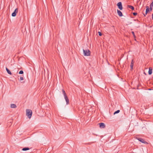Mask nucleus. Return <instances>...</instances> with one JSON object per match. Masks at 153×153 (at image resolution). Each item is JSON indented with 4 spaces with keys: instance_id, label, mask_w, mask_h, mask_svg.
Masks as SVG:
<instances>
[{
    "instance_id": "1",
    "label": "nucleus",
    "mask_w": 153,
    "mask_h": 153,
    "mask_svg": "<svg viewBox=\"0 0 153 153\" xmlns=\"http://www.w3.org/2000/svg\"><path fill=\"white\" fill-rule=\"evenodd\" d=\"M32 112L31 110L27 109L26 110V115L30 119L32 115Z\"/></svg>"
},
{
    "instance_id": "2",
    "label": "nucleus",
    "mask_w": 153,
    "mask_h": 153,
    "mask_svg": "<svg viewBox=\"0 0 153 153\" xmlns=\"http://www.w3.org/2000/svg\"><path fill=\"white\" fill-rule=\"evenodd\" d=\"M83 52L84 55L85 56H89L90 55L91 52L89 50L87 49L85 50L83 49Z\"/></svg>"
},
{
    "instance_id": "3",
    "label": "nucleus",
    "mask_w": 153,
    "mask_h": 153,
    "mask_svg": "<svg viewBox=\"0 0 153 153\" xmlns=\"http://www.w3.org/2000/svg\"><path fill=\"white\" fill-rule=\"evenodd\" d=\"M137 139L139 141H140V142H142V143H143L144 144H148V143L146 142L143 139V138H138Z\"/></svg>"
},
{
    "instance_id": "4",
    "label": "nucleus",
    "mask_w": 153,
    "mask_h": 153,
    "mask_svg": "<svg viewBox=\"0 0 153 153\" xmlns=\"http://www.w3.org/2000/svg\"><path fill=\"white\" fill-rule=\"evenodd\" d=\"M118 8L121 10L123 9L122 3L121 2H119L117 4Z\"/></svg>"
},
{
    "instance_id": "5",
    "label": "nucleus",
    "mask_w": 153,
    "mask_h": 153,
    "mask_svg": "<svg viewBox=\"0 0 153 153\" xmlns=\"http://www.w3.org/2000/svg\"><path fill=\"white\" fill-rule=\"evenodd\" d=\"M18 12V10L17 8L15 9L14 11L12 14V16L13 17H15L16 16L17 13Z\"/></svg>"
},
{
    "instance_id": "6",
    "label": "nucleus",
    "mask_w": 153,
    "mask_h": 153,
    "mask_svg": "<svg viewBox=\"0 0 153 153\" xmlns=\"http://www.w3.org/2000/svg\"><path fill=\"white\" fill-rule=\"evenodd\" d=\"M64 98L65 100V101L66 102V104L68 105L69 104V99L67 95H64Z\"/></svg>"
},
{
    "instance_id": "7",
    "label": "nucleus",
    "mask_w": 153,
    "mask_h": 153,
    "mask_svg": "<svg viewBox=\"0 0 153 153\" xmlns=\"http://www.w3.org/2000/svg\"><path fill=\"white\" fill-rule=\"evenodd\" d=\"M99 124L100 125V127L101 128H104L105 127V125L102 123H99Z\"/></svg>"
},
{
    "instance_id": "8",
    "label": "nucleus",
    "mask_w": 153,
    "mask_h": 153,
    "mask_svg": "<svg viewBox=\"0 0 153 153\" xmlns=\"http://www.w3.org/2000/svg\"><path fill=\"white\" fill-rule=\"evenodd\" d=\"M117 13L118 15L120 17H121L123 16L122 12L120 10H117Z\"/></svg>"
},
{
    "instance_id": "9",
    "label": "nucleus",
    "mask_w": 153,
    "mask_h": 153,
    "mask_svg": "<svg viewBox=\"0 0 153 153\" xmlns=\"http://www.w3.org/2000/svg\"><path fill=\"white\" fill-rule=\"evenodd\" d=\"M152 68L151 67H150L149 68V70L148 71V74L149 75H151L152 73Z\"/></svg>"
},
{
    "instance_id": "10",
    "label": "nucleus",
    "mask_w": 153,
    "mask_h": 153,
    "mask_svg": "<svg viewBox=\"0 0 153 153\" xmlns=\"http://www.w3.org/2000/svg\"><path fill=\"white\" fill-rule=\"evenodd\" d=\"M149 11V6L146 7V14H147Z\"/></svg>"
},
{
    "instance_id": "11",
    "label": "nucleus",
    "mask_w": 153,
    "mask_h": 153,
    "mask_svg": "<svg viewBox=\"0 0 153 153\" xmlns=\"http://www.w3.org/2000/svg\"><path fill=\"white\" fill-rule=\"evenodd\" d=\"M6 71H7V73L9 74L10 75H11L12 73H11V72H10V70L8 68H7V67H6Z\"/></svg>"
},
{
    "instance_id": "12",
    "label": "nucleus",
    "mask_w": 153,
    "mask_h": 153,
    "mask_svg": "<svg viewBox=\"0 0 153 153\" xmlns=\"http://www.w3.org/2000/svg\"><path fill=\"white\" fill-rule=\"evenodd\" d=\"M11 108H15L16 107V105L15 104H12L10 106Z\"/></svg>"
},
{
    "instance_id": "13",
    "label": "nucleus",
    "mask_w": 153,
    "mask_h": 153,
    "mask_svg": "<svg viewBox=\"0 0 153 153\" xmlns=\"http://www.w3.org/2000/svg\"><path fill=\"white\" fill-rule=\"evenodd\" d=\"M30 149L28 147H25L23 148L22 149V150L23 151H25L27 150H29Z\"/></svg>"
},
{
    "instance_id": "14",
    "label": "nucleus",
    "mask_w": 153,
    "mask_h": 153,
    "mask_svg": "<svg viewBox=\"0 0 153 153\" xmlns=\"http://www.w3.org/2000/svg\"><path fill=\"white\" fill-rule=\"evenodd\" d=\"M128 6L129 8L131 9L132 10H134V7L133 6L129 5H128Z\"/></svg>"
},
{
    "instance_id": "15",
    "label": "nucleus",
    "mask_w": 153,
    "mask_h": 153,
    "mask_svg": "<svg viewBox=\"0 0 153 153\" xmlns=\"http://www.w3.org/2000/svg\"><path fill=\"white\" fill-rule=\"evenodd\" d=\"M133 66H134V64H132V63H131V65H130V67H131V71H132L133 70Z\"/></svg>"
},
{
    "instance_id": "16",
    "label": "nucleus",
    "mask_w": 153,
    "mask_h": 153,
    "mask_svg": "<svg viewBox=\"0 0 153 153\" xmlns=\"http://www.w3.org/2000/svg\"><path fill=\"white\" fill-rule=\"evenodd\" d=\"M120 112V110H117V111H115L114 113V114H116Z\"/></svg>"
},
{
    "instance_id": "17",
    "label": "nucleus",
    "mask_w": 153,
    "mask_h": 153,
    "mask_svg": "<svg viewBox=\"0 0 153 153\" xmlns=\"http://www.w3.org/2000/svg\"><path fill=\"white\" fill-rule=\"evenodd\" d=\"M62 91L64 95H66V94L65 92V90L63 89H62Z\"/></svg>"
},
{
    "instance_id": "18",
    "label": "nucleus",
    "mask_w": 153,
    "mask_h": 153,
    "mask_svg": "<svg viewBox=\"0 0 153 153\" xmlns=\"http://www.w3.org/2000/svg\"><path fill=\"white\" fill-rule=\"evenodd\" d=\"M19 74H23L24 73V72L23 71L21 70L19 71Z\"/></svg>"
},
{
    "instance_id": "19",
    "label": "nucleus",
    "mask_w": 153,
    "mask_h": 153,
    "mask_svg": "<svg viewBox=\"0 0 153 153\" xmlns=\"http://www.w3.org/2000/svg\"><path fill=\"white\" fill-rule=\"evenodd\" d=\"M131 33H132L134 38H135L136 37V36H135V35L134 32V31H132L131 32Z\"/></svg>"
},
{
    "instance_id": "20",
    "label": "nucleus",
    "mask_w": 153,
    "mask_h": 153,
    "mask_svg": "<svg viewBox=\"0 0 153 153\" xmlns=\"http://www.w3.org/2000/svg\"><path fill=\"white\" fill-rule=\"evenodd\" d=\"M98 33L99 36H101L102 35V33L100 32H98Z\"/></svg>"
},
{
    "instance_id": "21",
    "label": "nucleus",
    "mask_w": 153,
    "mask_h": 153,
    "mask_svg": "<svg viewBox=\"0 0 153 153\" xmlns=\"http://www.w3.org/2000/svg\"><path fill=\"white\" fill-rule=\"evenodd\" d=\"M133 15L134 16H136L137 14V13L136 12H134L133 13Z\"/></svg>"
},
{
    "instance_id": "22",
    "label": "nucleus",
    "mask_w": 153,
    "mask_h": 153,
    "mask_svg": "<svg viewBox=\"0 0 153 153\" xmlns=\"http://www.w3.org/2000/svg\"><path fill=\"white\" fill-rule=\"evenodd\" d=\"M150 7H153V1L150 4Z\"/></svg>"
},
{
    "instance_id": "23",
    "label": "nucleus",
    "mask_w": 153,
    "mask_h": 153,
    "mask_svg": "<svg viewBox=\"0 0 153 153\" xmlns=\"http://www.w3.org/2000/svg\"><path fill=\"white\" fill-rule=\"evenodd\" d=\"M24 79L23 78V77L21 76L20 77V80H22Z\"/></svg>"
},
{
    "instance_id": "24",
    "label": "nucleus",
    "mask_w": 153,
    "mask_h": 153,
    "mask_svg": "<svg viewBox=\"0 0 153 153\" xmlns=\"http://www.w3.org/2000/svg\"><path fill=\"white\" fill-rule=\"evenodd\" d=\"M134 61L133 59H132V61H131V63H132V64H134Z\"/></svg>"
},
{
    "instance_id": "25",
    "label": "nucleus",
    "mask_w": 153,
    "mask_h": 153,
    "mask_svg": "<svg viewBox=\"0 0 153 153\" xmlns=\"http://www.w3.org/2000/svg\"><path fill=\"white\" fill-rule=\"evenodd\" d=\"M150 11H151L152 10V7H150Z\"/></svg>"
},
{
    "instance_id": "26",
    "label": "nucleus",
    "mask_w": 153,
    "mask_h": 153,
    "mask_svg": "<svg viewBox=\"0 0 153 153\" xmlns=\"http://www.w3.org/2000/svg\"><path fill=\"white\" fill-rule=\"evenodd\" d=\"M152 19L153 20V13L152 14Z\"/></svg>"
},
{
    "instance_id": "27",
    "label": "nucleus",
    "mask_w": 153,
    "mask_h": 153,
    "mask_svg": "<svg viewBox=\"0 0 153 153\" xmlns=\"http://www.w3.org/2000/svg\"><path fill=\"white\" fill-rule=\"evenodd\" d=\"M143 15H144V16H146V14H144V13H143Z\"/></svg>"
}]
</instances>
